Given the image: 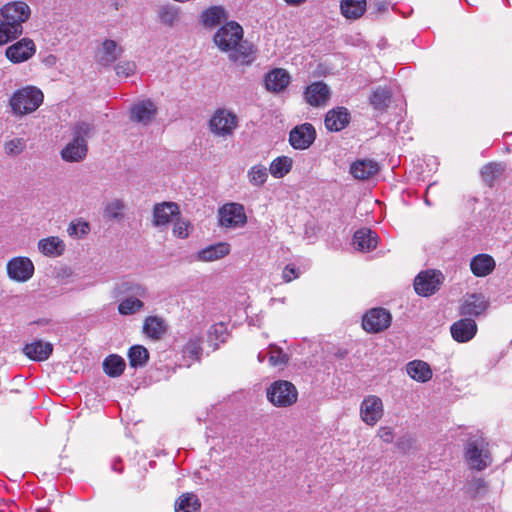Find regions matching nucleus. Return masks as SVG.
I'll return each instance as SVG.
<instances>
[{"label": "nucleus", "mask_w": 512, "mask_h": 512, "mask_svg": "<svg viewBox=\"0 0 512 512\" xmlns=\"http://www.w3.org/2000/svg\"><path fill=\"white\" fill-rule=\"evenodd\" d=\"M243 28L235 21L221 26L214 35V43L222 52H228L233 62L250 65L255 57V49L249 42L243 40Z\"/></svg>", "instance_id": "f257e3e1"}, {"label": "nucleus", "mask_w": 512, "mask_h": 512, "mask_svg": "<svg viewBox=\"0 0 512 512\" xmlns=\"http://www.w3.org/2000/svg\"><path fill=\"white\" fill-rule=\"evenodd\" d=\"M30 7L23 1H15L0 9V45L16 39L23 33V23L30 17Z\"/></svg>", "instance_id": "f03ea898"}, {"label": "nucleus", "mask_w": 512, "mask_h": 512, "mask_svg": "<svg viewBox=\"0 0 512 512\" xmlns=\"http://www.w3.org/2000/svg\"><path fill=\"white\" fill-rule=\"evenodd\" d=\"M72 140L61 151L66 162H80L88 152L87 140L95 134V126L91 122L78 121L71 127Z\"/></svg>", "instance_id": "7ed1b4c3"}, {"label": "nucleus", "mask_w": 512, "mask_h": 512, "mask_svg": "<svg viewBox=\"0 0 512 512\" xmlns=\"http://www.w3.org/2000/svg\"><path fill=\"white\" fill-rule=\"evenodd\" d=\"M117 295L125 297L118 304V312L123 316H130L144 308L142 299L148 297V289L134 281H123L116 287Z\"/></svg>", "instance_id": "20e7f679"}, {"label": "nucleus", "mask_w": 512, "mask_h": 512, "mask_svg": "<svg viewBox=\"0 0 512 512\" xmlns=\"http://www.w3.org/2000/svg\"><path fill=\"white\" fill-rule=\"evenodd\" d=\"M44 94L36 86L27 85L17 89L9 99L11 112L15 116H25L35 112L43 103Z\"/></svg>", "instance_id": "39448f33"}, {"label": "nucleus", "mask_w": 512, "mask_h": 512, "mask_svg": "<svg viewBox=\"0 0 512 512\" xmlns=\"http://www.w3.org/2000/svg\"><path fill=\"white\" fill-rule=\"evenodd\" d=\"M298 398L295 385L287 380L274 381L267 389V399L277 407H288Z\"/></svg>", "instance_id": "423d86ee"}, {"label": "nucleus", "mask_w": 512, "mask_h": 512, "mask_svg": "<svg viewBox=\"0 0 512 512\" xmlns=\"http://www.w3.org/2000/svg\"><path fill=\"white\" fill-rule=\"evenodd\" d=\"M465 457L469 466L478 471L484 470L492 462L487 444L483 439L469 441L465 448Z\"/></svg>", "instance_id": "0eeeda50"}, {"label": "nucleus", "mask_w": 512, "mask_h": 512, "mask_svg": "<svg viewBox=\"0 0 512 512\" xmlns=\"http://www.w3.org/2000/svg\"><path fill=\"white\" fill-rule=\"evenodd\" d=\"M219 223L228 229L242 228L247 223L244 206L239 203H226L218 211Z\"/></svg>", "instance_id": "6e6552de"}, {"label": "nucleus", "mask_w": 512, "mask_h": 512, "mask_svg": "<svg viewBox=\"0 0 512 512\" xmlns=\"http://www.w3.org/2000/svg\"><path fill=\"white\" fill-rule=\"evenodd\" d=\"M443 279V274L438 270L422 271L415 277V292L423 297L431 296L440 289Z\"/></svg>", "instance_id": "1a4fd4ad"}, {"label": "nucleus", "mask_w": 512, "mask_h": 512, "mask_svg": "<svg viewBox=\"0 0 512 512\" xmlns=\"http://www.w3.org/2000/svg\"><path fill=\"white\" fill-rule=\"evenodd\" d=\"M238 126V117L232 111L222 108L215 111L210 119V129L218 136H228Z\"/></svg>", "instance_id": "9d476101"}, {"label": "nucleus", "mask_w": 512, "mask_h": 512, "mask_svg": "<svg viewBox=\"0 0 512 512\" xmlns=\"http://www.w3.org/2000/svg\"><path fill=\"white\" fill-rule=\"evenodd\" d=\"M36 53V45L30 38H22L9 45L5 56L13 64H20L31 59Z\"/></svg>", "instance_id": "9b49d317"}, {"label": "nucleus", "mask_w": 512, "mask_h": 512, "mask_svg": "<svg viewBox=\"0 0 512 512\" xmlns=\"http://www.w3.org/2000/svg\"><path fill=\"white\" fill-rule=\"evenodd\" d=\"M391 314L384 308H373L362 319V327L370 333H378L390 326Z\"/></svg>", "instance_id": "f8f14e48"}, {"label": "nucleus", "mask_w": 512, "mask_h": 512, "mask_svg": "<svg viewBox=\"0 0 512 512\" xmlns=\"http://www.w3.org/2000/svg\"><path fill=\"white\" fill-rule=\"evenodd\" d=\"M34 264L28 257H14L7 263V274L16 282H26L34 274Z\"/></svg>", "instance_id": "ddd939ff"}, {"label": "nucleus", "mask_w": 512, "mask_h": 512, "mask_svg": "<svg viewBox=\"0 0 512 512\" xmlns=\"http://www.w3.org/2000/svg\"><path fill=\"white\" fill-rule=\"evenodd\" d=\"M316 139V130L310 123L295 126L289 133V143L296 150L308 149Z\"/></svg>", "instance_id": "4468645a"}, {"label": "nucleus", "mask_w": 512, "mask_h": 512, "mask_svg": "<svg viewBox=\"0 0 512 512\" xmlns=\"http://www.w3.org/2000/svg\"><path fill=\"white\" fill-rule=\"evenodd\" d=\"M383 402L376 395L366 396L360 406L361 419L370 426H374L383 416Z\"/></svg>", "instance_id": "2eb2a0df"}, {"label": "nucleus", "mask_w": 512, "mask_h": 512, "mask_svg": "<svg viewBox=\"0 0 512 512\" xmlns=\"http://www.w3.org/2000/svg\"><path fill=\"white\" fill-rule=\"evenodd\" d=\"M488 306L489 303L483 294H469L463 299L459 307V314L468 318L478 317L487 310Z\"/></svg>", "instance_id": "dca6fc26"}, {"label": "nucleus", "mask_w": 512, "mask_h": 512, "mask_svg": "<svg viewBox=\"0 0 512 512\" xmlns=\"http://www.w3.org/2000/svg\"><path fill=\"white\" fill-rule=\"evenodd\" d=\"M478 327L474 319L462 318L450 326L452 338L458 343H467L477 334Z\"/></svg>", "instance_id": "f3484780"}, {"label": "nucleus", "mask_w": 512, "mask_h": 512, "mask_svg": "<svg viewBox=\"0 0 512 512\" xmlns=\"http://www.w3.org/2000/svg\"><path fill=\"white\" fill-rule=\"evenodd\" d=\"M350 113L345 107H336L329 110L325 116V127L332 132H339L350 123Z\"/></svg>", "instance_id": "a211bd4d"}, {"label": "nucleus", "mask_w": 512, "mask_h": 512, "mask_svg": "<svg viewBox=\"0 0 512 512\" xmlns=\"http://www.w3.org/2000/svg\"><path fill=\"white\" fill-rule=\"evenodd\" d=\"M265 88L272 93L282 92L290 83L289 73L282 68H274L264 78Z\"/></svg>", "instance_id": "6ab92c4d"}, {"label": "nucleus", "mask_w": 512, "mask_h": 512, "mask_svg": "<svg viewBox=\"0 0 512 512\" xmlns=\"http://www.w3.org/2000/svg\"><path fill=\"white\" fill-rule=\"evenodd\" d=\"M304 97L309 105L318 107L324 105L328 101L330 97V90L324 82H314L306 88Z\"/></svg>", "instance_id": "aec40b11"}, {"label": "nucleus", "mask_w": 512, "mask_h": 512, "mask_svg": "<svg viewBox=\"0 0 512 512\" xmlns=\"http://www.w3.org/2000/svg\"><path fill=\"white\" fill-rule=\"evenodd\" d=\"M178 214L179 207L174 202L155 204L153 208V225L156 227L166 226L171 222L172 217Z\"/></svg>", "instance_id": "412c9836"}, {"label": "nucleus", "mask_w": 512, "mask_h": 512, "mask_svg": "<svg viewBox=\"0 0 512 512\" xmlns=\"http://www.w3.org/2000/svg\"><path fill=\"white\" fill-rule=\"evenodd\" d=\"M469 266L474 276L486 277L494 271L496 262L491 255L480 253L471 258Z\"/></svg>", "instance_id": "4be33fe9"}, {"label": "nucleus", "mask_w": 512, "mask_h": 512, "mask_svg": "<svg viewBox=\"0 0 512 512\" xmlns=\"http://www.w3.org/2000/svg\"><path fill=\"white\" fill-rule=\"evenodd\" d=\"M379 165L372 159H358L350 165V174L357 180H367L377 174Z\"/></svg>", "instance_id": "5701e85b"}, {"label": "nucleus", "mask_w": 512, "mask_h": 512, "mask_svg": "<svg viewBox=\"0 0 512 512\" xmlns=\"http://www.w3.org/2000/svg\"><path fill=\"white\" fill-rule=\"evenodd\" d=\"M156 114V107L151 100H143L131 108V119L143 125L149 124Z\"/></svg>", "instance_id": "b1692460"}, {"label": "nucleus", "mask_w": 512, "mask_h": 512, "mask_svg": "<svg viewBox=\"0 0 512 512\" xmlns=\"http://www.w3.org/2000/svg\"><path fill=\"white\" fill-rule=\"evenodd\" d=\"M378 243L377 234L368 228H361L354 233L353 246L362 252H369L376 248Z\"/></svg>", "instance_id": "393cba45"}, {"label": "nucleus", "mask_w": 512, "mask_h": 512, "mask_svg": "<svg viewBox=\"0 0 512 512\" xmlns=\"http://www.w3.org/2000/svg\"><path fill=\"white\" fill-rule=\"evenodd\" d=\"M406 372L413 380L420 383L428 382L433 375L430 365L422 360L408 362L406 364Z\"/></svg>", "instance_id": "a878e982"}, {"label": "nucleus", "mask_w": 512, "mask_h": 512, "mask_svg": "<svg viewBox=\"0 0 512 512\" xmlns=\"http://www.w3.org/2000/svg\"><path fill=\"white\" fill-rule=\"evenodd\" d=\"M52 351V344L41 340L26 344L23 348L24 354L34 361H44L48 359Z\"/></svg>", "instance_id": "bb28decb"}, {"label": "nucleus", "mask_w": 512, "mask_h": 512, "mask_svg": "<svg viewBox=\"0 0 512 512\" xmlns=\"http://www.w3.org/2000/svg\"><path fill=\"white\" fill-rule=\"evenodd\" d=\"M230 253V245L226 242H219L209 245L197 253V258L201 261L211 262L219 260Z\"/></svg>", "instance_id": "cd10ccee"}, {"label": "nucleus", "mask_w": 512, "mask_h": 512, "mask_svg": "<svg viewBox=\"0 0 512 512\" xmlns=\"http://www.w3.org/2000/svg\"><path fill=\"white\" fill-rule=\"evenodd\" d=\"M123 49L114 40L106 39L98 52L99 62L103 66H109L122 54Z\"/></svg>", "instance_id": "c85d7f7f"}, {"label": "nucleus", "mask_w": 512, "mask_h": 512, "mask_svg": "<svg viewBox=\"0 0 512 512\" xmlns=\"http://www.w3.org/2000/svg\"><path fill=\"white\" fill-rule=\"evenodd\" d=\"M38 249L44 256L58 257L64 253L65 243L59 237L50 236L39 240Z\"/></svg>", "instance_id": "c756f323"}, {"label": "nucleus", "mask_w": 512, "mask_h": 512, "mask_svg": "<svg viewBox=\"0 0 512 512\" xmlns=\"http://www.w3.org/2000/svg\"><path fill=\"white\" fill-rule=\"evenodd\" d=\"M228 19L227 11L223 6H211L201 14V21L205 27L213 28Z\"/></svg>", "instance_id": "7c9ffc66"}, {"label": "nucleus", "mask_w": 512, "mask_h": 512, "mask_svg": "<svg viewBox=\"0 0 512 512\" xmlns=\"http://www.w3.org/2000/svg\"><path fill=\"white\" fill-rule=\"evenodd\" d=\"M340 11L346 19H359L366 11V0H341Z\"/></svg>", "instance_id": "2f4dec72"}, {"label": "nucleus", "mask_w": 512, "mask_h": 512, "mask_svg": "<svg viewBox=\"0 0 512 512\" xmlns=\"http://www.w3.org/2000/svg\"><path fill=\"white\" fill-rule=\"evenodd\" d=\"M165 321L158 316H149L143 324V332L153 340H159L166 332Z\"/></svg>", "instance_id": "473e14b6"}, {"label": "nucleus", "mask_w": 512, "mask_h": 512, "mask_svg": "<svg viewBox=\"0 0 512 512\" xmlns=\"http://www.w3.org/2000/svg\"><path fill=\"white\" fill-rule=\"evenodd\" d=\"M126 363L123 357L117 354L107 356L103 361V370L109 377H119L123 374Z\"/></svg>", "instance_id": "72a5a7b5"}, {"label": "nucleus", "mask_w": 512, "mask_h": 512, "mask_svg": "<svg viewBox=\"0 0 512 512\" xmlns=\"http://www.w3.org/2000/svg\"><path fill=\"white\" fill-rule=\"evenodd\" d=\"M505 164L502 162H490L481 169V177L488 186H493L495 181L505 172Z\"/></svg>", "instance_id": "f704fd0d"}, {"label": "nucleus", "mask_w": 512, "mask_h": 512, "mask_svg": "<svg viewBox=\"0 0 512 512\" xmlns=\"http://www.w3.org/2000/svg\"><path fill=\"white\" fill-rule=\"evenodd\" d=\"M200 507V500L193 493H184L175 502V512H198Z\"/></svg>", "instance_id": "c9c22d12"}, {"label": "nucleus", "mask_w": 512, "mask_h": 512, "mask_svg": "<svg viewBox=\"0 0 512 512\" xmlns=\"http://www.w3.org/2000/svg\"><path fill=\"white\" fill-rule=\"evenodd\" d=\"M292 165L293 160L290 157L279 156L271 162L269 172L274 178L280 179L291 171Z\"/></svg>", "instance_id": "e433bc0d"}, {"label": "nucleus", "mask_w": 512, "mask_h": 512, "mask_svg": "<svg viewBox=\"0 0 512 512\" xmlns=\"http://www.w3.org/2000/svg\"><path fill=\"white\" fill-rule=\"evenodd\" d=\"M127 356L130 367L134 369L144 367L149 360V352L142 345H134L130 347Z\"/></svg>", "instance_id": "4c0bfd02"}, {"label": "nucleus", "mask_w": 512, "mask_h": 512, "mask_svg": "<svg viewBox=\"0 0 512 512\" xmlns=\"http://www.w3.org/2000/svg\"><path fill=\"white\" fill-rule=\"evenodd\" d=\"M390 99L391 92L387 88L378 87L370 96V104L374 109L383 111L388 107Z\"/></svg>", "instance_id": "58836bf2"}, {"label": "nucleus", "mask_w": 512, "mask_h": 512, "mask_svg": "<svg viewBox=\"0 0 512 512\" xmlns=\"http://www.w3.org/2000/svg\"><path fill=\"white\" fill-rule=\"evenodd\" d=\"M180 9L172 4L163 5L158 10V17L162 24L172 27L179 19Z\"/></svg>", "instance_id": "ea45409f"}, {"label": "nucleus", "mask_w": 512, "mask_h": 512, "mask_svg": "<svg viewBox=\"0 0 512 512\" xmlns=\"http://www.w3.org/2000/svg\"><path fill=\"white\" fill-rule=\"evenodd\" d=\"M247 178L252 186L261 187L268 179V170L264 165H254L248 170Z\"/></svg>", "instance_id": "a19ab883"}, {"label": "nucleus", "mask_w": 512, "mask_h": 512, "mask_svg": "<svg viewBox=\"0 0 512 512\" xmlns=\"http://www.w3.org/2000/svg\"><path fill=\"white\" fill-rule=\"evenodd\" d=\"M202 339L198 336L191 337L183 348V354L185 357L191 360H199L202 353Z\"/></svg>", "instance_id": "79ce46f5"}, {"label": "nucleus", "mask_w": 512, "mask_h": 512, "mask_svg": "<svg viewBox=\"0 0 512 512\" xmlns=\"http://www.w3.org/2000/svg\"><path fill=\"white\" fill-rule=\"evenodd\" d=\"M268 356L269 364L273 367L284 366L289 361V355L275 344L269 345Z\"/></svg>", "instance_id": "37998d69"}, {"label": "nucleus", "mask_w": 512, "mask_h": 512, "mask_svg": "<svg viewBox=\"0 0 512 512\" xmlns=\"http://www.w3.org/2000/svg\"><path fill=\"white\" fill-rule=\"evenodd\" d=\"M124 203L119 199H114L107 203L104 209V217L107 219H121L123 217Z\"/></svg>", "instance_id": "c03bdc74"}, {"label": "nucleus", "mask_w": 512, "mask_h": 512, "mask_svg": "<svg viewBox=\"0 0 512 512\" xmlns=\"http://www.w3.org/2000/svg\"><path fill=\"white\" fill-rule=\"evenodd\" d=\"M26 140L24 138H13L4 144L5 153L9 156L20 155L26 149Z\"/></svg>", "instance_id": "a18cd8bd"}, {"label": "nucleus", "mask_w": 512, "mask_h": 512, "mask_svg": "<svg viewBox=\"0 0 512 512\" xmlns=\"http://www.w3.org/2000/svg\"><path fill=\"white\" fill-rule=\"evenodd\" d=\"M228 337L227 325L223 322L212 325L209 329V341L225 342Z\"/></svg>", "instance_id": "49530a36"}, {"label": "nucleus", "mask_w": 512, "mask_h": 512, "mask_svg": "<svg viewBox=\"0 0 512 512\" xmlns=\"http://www.w3.org/2000/svg\"><path fill=\"white\" fill-rule=\"evenodd\" d=\"M90 231V226L87 222H71L67 228V233L70 237L73 238H82L87 235Z\"/></svg>", "instance_id": "de8ad7c7"}, {"label": "nucleus", "mask_w": 512, "mask_h": 512, "mask_svg": "<svg viewBox=\"0 0 512 512\" xmlns=\"http://www.w3.org/2000/svg\"><path fill=\"white\" fill-rule=\"evenodd\" d=\"M136 64L133 61H121L116 67L115 71L119 77H129L135 73Z\"/></svg>", "instance_id": "09e8293b"}, {"label": "nucleus", "mask_w": 512, "mask_h": 512, "mask_svg": "<svg viewBox=\"0 0 512 512\" xmlns=\"http://www.w3.org/2000/svg\"><path fill=\"white\" fill-rule=\"evenodd\" d=\"M173 234L182 239L188 237V224L182 220L176 221L173 226Z\"/></svg>", "instance_id": "8fccbe9b"}, {"label": "nucleus", "mask_w": 512, "mask_h": 512, "mask_svg": "<svg viewBox=\"0 0 512 512\" xmlns=\"http://www.w3.org/2000/svg\"><path fill=\"white\" fill-rule=\"evenodd\" d=\"M299 277V271L294 265H286L282 271V278L284 282H291Z\"/></svg>", "instance_id": "3c124183"}, {"label": "nucleus", "mask_w": 512, "mask_h": 512, "mask_svg": "<svg viewBox=\"0 0 512 512\" xmlns=\"http://www.w3.org/2000/svg\"><path fill=\"white\" fill-rule=\"evenodd\" d=\"M378 435L386 443L393 441V432L389 427H381L378 431Z\"/></svg>", "instance_id": "603ef678"}, {"label": "nucleus", "mask_w": 512, "mask_h": 512, "mask_svg": "<svg viewBox=\"0 0 512 512\" xmlns=\"http://www.w3.org/2000/svg\"><path fill=\"white\" fill-rule=\"evenodd\" d=\"M473 485L476 486L478 490L485 488V481L482 478H477L473 480Z\"/></svg>", "instance_id": "864d4df0"}, {"label": "nucleus", "mask_w": 512, "mask_h": 512, "mask_svg": "<svg viewBox=\"0 0 512 512\" xmlns=\"http://www.w3.org/2000/svg\"><path fill=\"white\" fill-rule=\"evenodd\" d=\"M120 460H115L112 464V469L115 471V472H122V466H120Z\"/></svg>", "instance_id": "5fc2aeb1"}, {"label": "nucleus", "mask_w": 512, "mask_h": 512, "mask_svg": "<svg viewBox=\"0 0 512 512\" xmlns=\"http://www.w3.org/2000/svg\"><path fill=\"white\" fill-rule=\"evenodd\" d=\"M288 5L291 6H298L302 3H304L306 0H284Z\"/></svg>", "instance_id": "6e6d98bb"}, {"label": "nucleus", "mask_w": 512, "mask_h": 512, "mask_svg": "<svg viewBox=\"0 0 512 512\" xmlns=\"http://www.w3.org/2000/svg\"><path fill=\"white\" fill-rule=\"evenodd\" d=\"M257 358H258V361L262 363V362H264L266 355L263 352H259Z\"/></svg>", "instance_id": "4d7b16f0"}]
</instances>
